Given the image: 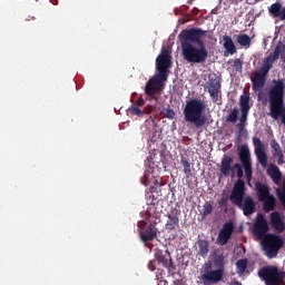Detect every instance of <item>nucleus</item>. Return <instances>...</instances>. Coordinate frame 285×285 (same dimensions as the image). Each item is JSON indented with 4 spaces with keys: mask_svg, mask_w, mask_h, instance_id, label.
Segmentation results:
<instances>
[{
    "mask_svg": "<svg viewBox=\"0 0 285 285\" xmlns=\"http://www.w3.org/2000/svg\"><path fill=\"white\" fill-rule=\"evenodd\" d=\"M208 37L210 39V31H206L202 28L184 29L178 39L181 46L183 59L187 63H206L208 61V49L206 43L202 39Z\"/></svg>",
    "mask_w": 285,
    "mask_h": 285,
    "instance_id": "obj_1",
    "label": "nucleus"
},
{
    "mask_svg": "<svg viewBox=\"0 0 285 285\" xmlns=\"http://www.w3.org/2000/svg\"><path fill=\"white\" fill-rule=\"evenodd\" d=\"M281 59L282 61H285V45L284 42L279 41L277 42L274 51L268 55V57L264 58L262 66L259 69H256L252 77V90L254 92H259L264 86H266V79L268 77V73L271 72V68H273V63L277 61V59Z\"/></svg>",
    "mask_w": 285,
    "mask_h": 285,
    "instance_id": "obj_2",
    "label": "nucleus"
},
{
    "mask_svg": "<svg viewBox=\"0 0 285 285\" xmlns=\"http://www.w3.org/2000/svg\"><path fill=\"white\" fill-rule=\"evenodd\" d=\"M246 183H244L243 179H238L234 184V188L232 190V194L229 196V199L234 206H237L240 210H243V215L245 217H250V215H254L256 213L257 207L255 205V199H253L250 196H246Z\"/></svg>",
    "mask_w": 285,
    "mask_h": 285,
    "instance_id": "obj_3",
    "label": "nucleus"
},
{
    "mask_svg": "<svg viewBox=\"0 0 285 285\" xmlns=\"http://www.w3.org/2000/svg\"><path fill=\"white\" fill-rule=\"evenodd\" d=\"M205 108L204 101L199 99L187 100L183 110L185 121H187V124H194L196 128L206 126L208 119L206 116H203Z\"/></svg>",
    "mask_w": 285,
    "mask_h": 285,
    "instance_id": "obj_4",
    "label": "nucleus"
},
{
    "mask_svg": "<svg viewBox=\"0 0 285 285\" xmlns=\"http://www.w3.org/2000/svg\"><path fill=\"white\" fill-rule=\"evenodd\" d=\"M263 250L268 259H274L279 254V249L284 246V239L275 234H267L261 242Z\"/></svg>",
    "mask_w": 285,
    "mask_h": 285,
    "instance_id": "obj_5",
    "label": "nucleus"
},
{
    "mask_svg": "<svg viewBox=\"0 0 285 285\" xmlns=\"http://www.w3.org/2000/svg\"><path fill=\"white\" fill-rule=\"evenodd\" d=\"M168 81V78H164L161 76H158L157 73L151 77L145 86V95L146 97H149V99L156 100L157 104H159V96L161 95V91L164 90V82Z\"/></svg>",
    "mask_w": 285,
    "mask_h": 285,
    "instance_id": "obj_6",
    "label": "nucleus"
},
{
    "mask_svg": "<svg viewBox=\"0 0 285 285\" xmlns=\"http://www.w3.org/2000/svg\"><path fill=\"white\" fill-rule=\"evenodd\" d=\"M258 276L266 285H281L285 279V272H279L277 266H265L258 272Z\"/></svg>",
    "mask_w": 285,
    "mask_h": 285,
    "instance_id": "obj_7",
    "label": "nucleus"
},
{
    "mask_svg": "<svg viewBox=\"0 0 285 285\" xmlns=\"http://www.w3.org/2000/svg\"><path fill=\"white\" fill-rule=\"evenodd\" d=\"M224 279V269H213L212 265L206 264L200 275V282L204 285L219 284Z\"/></svg>",
    "mask_w": 285,
    "mask_h": 285,
    "instance_id": "obj_8",
    "label": "nucleus"
},
{
    "mask_svg": "<svg viewBox=\"0 0 285 285\" xmlns=\"http://www.w3.org/2000/svg\"><path fill=\"white\" fill-rule=\"evenodd\" d=\"M238 159L245 170V177L247 181L253 179V161L250 160V149L248 145H243L238 150Z\"/></svg>",
    "mask_w": 285,
    "mask_h": 285,
    "instance_id": "obj_9",
    "label": "nucleus"
},
{
    "mask_svg": "<svg viewBox=\"0 0 285 285\" xmlns=\"http://www.w3.org/2000/svg\"><path fill=\"white\" fill-rule=\"evenodd\" d=\"M173 61L170 60V52L167 49H164L161 53L156 59V75L168 79V70L170 69Z\"/></svg>",
    "mask_w": 285,
    "mask_h": 285,
    "instance_id": "obj_10",
    "label": "nucleus"
},
{
    "mask_svg": "<svg viewBox=\"0 0 285 285\" xmlns=\"http://www.w3.org/2000/svg\"><path fill=\"white\" fill-rule=\"evenodd\" d=\"M240 118L237 125L238 132H244L246 121H248V112H250V96L242 95L239 98Z\"/></svg>",
    "mask_w": 285,
    "mask_h": 285,
    "instance_id": "obj_11",
    "label": "nucleus"
},
{
    "mask_svg": "<svg viewBox=\"0 0 285 285\" xmlns=\"http://www.w3.org/2000/svg\"><path fill=\"white\" fill-rule=\"evenodd\" d=\"M146 226V222H141L139 225V228H142V230L139 233L141 242H144V244H148V242H154V239H157V234L159 233L157 223H150L148 226Z\"/></svg>",
    "mask_w": 285,
    "mask_h": 285,
    "instance_id": "obj_12",
    "label": "nucleus"
},
{
    "mask_svg": "<svg viewBox=\"0 0 285 285\" xmlns=\"http://www.w3.org/2000/svg\"><path fill=\"white\" fill-rule=\"evenodd\" d=\"M205 90L209 92L214 101H217L219 99V90H222V82L219 81V77H217V75H208V81L205 85Z\"/></svg>",
    "mask_w": 285,
    "mask_h": 285,
    "instance_id": "obj_13",
    "label": "nucleus"
},
{
    "mask_svg": "<svg viewBox=\"0 0 285 285\" xmlns=\"http://www.w3.org/2000/svg\"><path fill=\"white\" fill-rule=\"evenodd\" d=\"M233 233H235V225L232 220L226 222L220 228L216 243L218 246H226L228 242H230V237H233Z\"/></svg>",
    "mask_w": 285,
    "mask_h": 285,
    "instance_id": "obj_14",
    "label": "nucleus"
},
{
    "mask_svg": "<svg viewBox=\"0 0 285 285\" xmlns=\"http://www.w3.org/2000/svg\"><path fill=\"white\" fill-rule=\"evenodd\" d=\"M179 215H181V210L177 207H171L170 212L166 214L165 229L167 233H175L179 228Z\"/></svg>",
    "mask_w": 285,
    "mask_h": 285,
    "instance_id": "obj_15",
    "label": "nucleus"
},
{
    "mask_svg": "<svg viewBox=\"0 0 285 285\" xmlns=\"http://www.w3.org/2000/svg\"><path fill=\"white\" fill-rule=\"evenodd\" d=\"M253 145L255 147V155L257 157V161L266 168L268 166V156L266 155V150L264 149V142L258 137L253 138Z\"/></svg>",
    "mask_w": 285,
    "mask_h": 285,
    "instance_id": "obj_16",
    "label": "nucleus"
},
{
    "mask_svg": "<svg viewBox=\"0 0 285 285\" xmlns=\"http://www.w3.org/2000/svg\"><path fill=\"white\" fill-rule=\"evenodd\" d=\"M268 233V220L264 217V215L258 214L256 222L254 223V235L259 239L266 237Z\"/></svg>",
    "mask_w": 285,
    "mask_h": 285,
    "instance_id": "obj_17",
    "label": "nucleus"
},
{
    "mask_svg": "<svg viewBox=\"0 0 285 285\" xmlns=\"http://www.w3.org/2000/svg\"><path fill=\"white\" fill-rule=\"evenodd\" d=\"M235 160L233 157L224 155L220 163V174L223 177H230V173H233V164Z\"/></svg>",
    "mask_w": 285,
    "mask_h": 285,
    "instance_id": "obj_18",
    "label": "nucleus"
},
{
    "mask_svg": "<svg viewBox=\"0 0 285 285\" xmlns=\"http://www.w3.org/2000/svg\"><path fill=\"white\" fill-rule=\"evenodd\" d=\"M155 258L157 259L158 264H163L165 268H173V258L170 257V253L168 250L165 254L159 250L156 252Z\"/></svg>",
    "mask_w": 285,
    "mask_h": 285,
    "instance_id": "obj_19",
    "label": "nucleus"
},
{
    "mask_svg": "<svg viewBox=\"0 0 285 285\" xmlns=\"http://www.w3.org/2000/svg\"><path fill=\"white\" fill-rule=\"evenodd\" d=\"M271 225L277 233H284L285 230V224L284 220H282V216L278 214V212H274L269 215Z\"/></svg>",
    "mask_w": 285,
    "mask_h": 285,
    "instance_id": "obj_20",
    "label": "nucleus"
},
{
    "mask_svg": "<svg viewBox=\"0 0 285 285\" xmlns=\"http://www.w3.org/2000/svg\"><path fill=\"white\" fill-rule=\"evenodd\" d=\"M271 148L273 149L272 155L275 159H277L278 166L284 165V153L282 151V146H279V142L273 139L271 141Z\"/></svg>",
    "mask_w": 285,
    "mask_h": 285,
    "instance_id": "obj_21",
    "label": "nucleus"
},
{
    "mask_svg": "<svg viewBox=\"0 0 285 285\" xmlns=\"http://www.w3.org/2000/svg\"><path fill=\"white\" fill-rule=\"evenodd\" d=\"M223 41L225 48L224 57H228V55H235V52H237V47H235L233 38H230L229 36H224Z\"/></svg>",
    "mask_w": 285,
    "mask_h": 285,
    "instance_id": "obj_22",
    "label": "nucleus"
},
{
    "mask_svg": "<svg viewBox=\"0 0 285 285\" xmlns=\"http://www.w3.org/2000/svg\"><path fill=\"white\" fill-rule=\"evenodd\" d=\"M257 197L259 202H264L271 197V188L262 183H256Z\"/></svg>",
    "mask_w": 285,
    "mask_h": 285,
    "instance_id": "obj_23",
    "label": "nucleus"
},
{
    "mask_svg": "<svg viewBox=\"0 0 285 285\" xmlns=\"http://www.w3.org/2000/svg\"><path fill=\"white\" fill-rule=\"evenodd\" d=\"M267 175L274 184H279V181H282V171H279V167L276 165H271L268 167Z\"/></svg>",
    "mask_w": 285,
    "mask_h": 285,
    "instance_id": "obj_24",
    "label": "nucleus"
},
{
    "mask_svg": "<svg viewBox=\"0 0 285 285\" xmlns=\"http://www.w3.org/2000/svg\"><path fill=\"white\" fill-rule=\"evenodd\" d=\"M197 245H198V255L199 257H203L204 259H206V257H208V253H209V249H208V240L206 239H199L197 242Z\"/></svg>",
    "mask_w": 285,
    "mask_h": 285,
    "instance_id": "obj_25",
    "label": "nucleus"
},
{
    "mask_svg": "<svg viewBox=\"0 0 285 285\" xmlns=\"http://www.w3.org/2000/svg\"><path fill=\"white\" fill-rule=\"evenodd\" d=\"M263 202V210L264 213H271V210H275V196H269Z\"/></svg>",
    "mask_w": 285,
    "mask_h": 285,
    "instance_id": "obj_26",
    "label": "nucleus"
},
{
    "mask_svg": "<svg viewBox=\"0 0 285 285\" xmlns=\"http://www.w3.org/2000/svg\"><path fill=\"white\" fill-rule=\"evenodd\" d=\"M268 12H269V14H272V17H274L275 19H277V17H282V4H281L279 2L273 3V4L268 8Z\"/></svg>",
    "mask_w": 285,
    "mask_h": 285,
    "instance_id": "obj_27",
    "label": "nucleus"
},
{
    "mask_svg": "<svg viewBox=\"0 0 285 285\" xmlns=\"http://www.w3.org/2000/svg\"><path fill=\"white\" fill-rule=\"evenodd\" d=\"M250 36L246 33L237 36V43H239V46H243V48H250Z\"/></svg>",
    "mask_w": 285,
    "mask_h": 285,
    "instance_id": "obj_28",
    "label": "nucleus"
},
{
    "mask_svg": "<svg viewBox=\"0 0 285 285\" xmlns=\"http://www.w3.org/2000/svg\"><path fill=\"white\" fill-rule=\"evenodd\" d=\"M200 216L203 217V219H206V217H208V215H210V213H213V204H210V202H205L203 208L199 210Z\"/></svg>",
    "mask_w": 285,
    "mask_h": 285,
    "instance_id": "obj_29",
    "label": "nucleus"
},
{
    "mask_svg": "<svg viewBox=\"0 0 285 285\" xmlns=\"http://www.w3.org/2000/svg\"><path fill=\"white\" fill-rule=\"evenodd\" d=\"M225 259L226 258L224 257V254H219L214 257L213 262H214L215 267L218 268L217 271H223V273H224Z\"/></svg>",
    "mask_w": 285,
    "mask_h": 285,
    "instance_id": "obj_30",
    "label": "nucleus"
},
{
    "mask_svg": "<svg viewBox=\"0 0 285 285\" xmlns=\"http://www.w3.org/2000/svg\"><path fill=\"white\" fill-rule=\"evenodd\" d=\"M246 268H248V261L240 259L236 263V269L238 275H244L246 273Z\"/></svg>",
    "mask_w": 285,
    "mask_h": 285,
    "instance_id": "obj_31",
    "label": "nucleus"
},
{
    "mask_svg": "<svg viewBox=\"0 0 285 285\" xmlns=\"http://www.w3.org/2000/svg\"><path fill=\"white\" fill-rule=\"evenodd\" d=\"M180 164L184 167V173L187 177H190L193 175V170L190 169V161H188V158L181 157L180 158Z\"/></svg>",
    "mask_w": 285,
    "mask_h": 285,
    "instance_id": "obj_32",
    "label": "nucleus"
},
{
    "mask_svg": "<svg viewBox=\"0 0 285 285\" xmlns=\"http://www.w3.org/2000/svg\"><path fill=\"white\" fill-rule=\"evenodd\" d=\"M130 115H134L136 117H144L146 115V110H141L138 106L131 105L128 109Z\"/></svg>",
    "mask_w": 285,
    "mask_h": 285,
    "instance_id": "obj_33",
    "label": "nucleus"
},
{
    "mask_svg": "<svg viewBox=\"0 0 285 285\" xmlns=\"http://www.w3.org/2000/svg\"><path fill=\"white\" fill-rule=\"evenodd\" d=\"M161 115H164L166 119H175V116H176L175 110H173L170 106L164 107L161 109Z\"/></svg>",
    "mask_w": 285,
    "mask_h": 285,
    "instance_id": "obj_34",
    "label": "nucleus"
},
{
    "mask_svg": "<svg viewBox=\"0 0 285 285\" xmlns=\"http://www.w3.org/2000/svg\"><path fill=\"white\" fill-rule=\"evenodd\" d=\"M235 170L237 171L236 175L238 177V179H242V177H244V168H242V165H239L238 163H236L233 166V171L230 174V177H235Z\"/></svg>",
    "mask_w": 285,
    "mask_h": 285,
    "instance_id": "obj_35",
    "label": "nucleus"
},
{
    "mask_svg": "<svg viewBox=\"0 0 285 285\" xmlns=\"http://www.w3.org/2000/svg\"><path fill=\"white\" fill-rule=\"evenodd\" d=\"M239 115V110L237 108H234L227 116L226 120L229 121L230 124H236L237 122V117Z\"/></svg>",
    "mask_w": 285,
    "mask_h": 285,
    "instance_id": "obj_36",
    "label": "nucleus"
},
{
    "mask_svg": "<svg viewBox=\"0 0 285 285\" xmlns=\"http://www.w3.org/2000/svg\"><path fill=\"white\" fill-rule=\"evenodd\" d=\"M278 199L285 209V180H283L282 190H277Z\"/></svg>",
    "mask_w": 285,
    "mask_h": 285,
    "instance_id": "obj_37",
    "label": "nucleus"
},
{
    "mask_svg": "<svg viewBox=\"0 0 285 285\" xmlns=\"http://www.w3.org/2000/svg\"><path fill=\"white\" fill-rule=\"evenodd\" d=\"M233 67L237 70V72H242L243 62L240 59H235Z\"/></svg>",
    "mask_w": 285,
    "mask_h": 285,
    "instance_id": "obj_38",
    "label": "nucleus"
},
{
    "mask_svg": "<svg viewBox=\"0 0 285 285\" xmlns=\"http://www.w3.org/2000/svg\"><path fill=\"white\" fill-rule=\"evenodd\" d=\"M228 205V198L226 197H223L218 200V206L219 208H224V206H227Z\"/></svg>",
    "mask_w": 285,
    "mask_h": 285,
    "instance_id": "obj_39",
    "label": "nucleus"
},
{
    "mask_svg": "<svg viewBox=\"0 0 285 285\" xmlns=\"http://www.w3.org/2000/svg\"><path fill=\"white\" fill-rule=\"evenodd\" d=\"M144 104H146L144 98H138L136 104H134V106H137L138 108H141V107H144Z\"/></svg>",
    "mask_w": 285,
    "mask_h": 285,
    "instance_id": "obj_40",
    "label": "nucleus"
},
{
    "mask_svg": "<svg viewBox=\"0 0 285 285\" xmlns=\"http://www.w3.org/2000/svg\"><path fill=\"white\" fill-rule=\"evenodd\" d=\"M153 108H154L153 106H149L145 112H147V115H149V112L153 110Z\"/></svg>",
    "mask_w": 285,
    "mask_h": 285,
    "instance_id": "obj_41",
    "label": "nucleus"
},
{
    "mask_svg": "<svg viewBox=\"0 0 285 285\" xmlns=\"http://www.w3.org/2000/svg\"><path fill=\"white\" fill-rule=\"evenodd\" d=\"M175 285H186V284H184V282H181V281H176Z\"/></svg>",
    "mask_w": 285,
    "mask_h": 285,
    "instance_id": "obj_42",
    "label": "nucleus"
},
{
    "mask_svg": "<svg viewBox=\"0 0 285 285\" xmlns=\"http://www.w3.org/2000/svg\"><path fill=\"white\" fill-rule=\"evenodd\" d=\"M144 179H145L146 181H148V174H147V173L144 174Z\"/></svg>",
    "mask_w": 285,
    "mask_h": 285,
    "instance_id": "obj_43",
    "label": "nucleus"
},
{
    "mask_svg": "<svg viewBox=\"0 0 285 285\" xmlns=\"http://www.w3.org/2000/svg\"><path fill=\"white\" fill-rule=\"evenodd\" d=\"M233 285H242L239 282H235Z\"/></svg>",
    "mask_w": 285,
    "mask_h": 285,
    "instance_id": "obj_44",
    "label": "nucleus"
},
{
    "mask_svg": "<svg viewBox=\"0 0 285 285\" xmlns=\"http://www.w3.org/2000/svg\"><path fill=\"white\" fill-rule=\"evenodd\" d=\"M150 161H153V156H149Z\"/></svg>",
    "mask_w": 285,
    "mask_h": 285,
    "instance_id": "obj_45",
    "label": "nucleus"
},
{
    "mask_svg": "<svg viewBox=\"0 0 285 285\" xmlns=\"http://www.w3.org/2000/svg\"><path fill=\"white\" fill-rule=\"evenodd\" d=\"M256 1H262V0H256Z\"/></svg>",
    "mask_w": 285,
    "mask_h": 285,
    "instance_id": "obj_46",
    "label": "nucleus"
}]
</instances>
